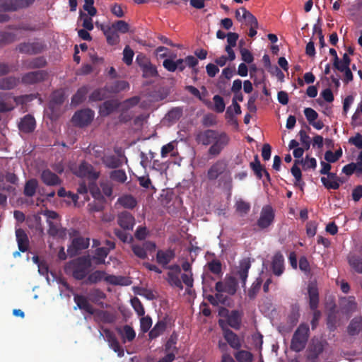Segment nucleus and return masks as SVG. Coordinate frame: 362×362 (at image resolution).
<instances>
[{"mask_svg": "<svg viewBox=\"0 0 362 362\" xmlns=\"http://www.w3.org/2000/svg\"><path fill=\"white\" fill-rule=\"evenodd\" d=\"M117 223L124 230H131L135 224V218L130 212L122 211L117 216Z\"/></svg>", "mask_w": 362, "mask_h": 362, "instance_id": "obj_16", "label": "nucleus"}, {"mask_svg": "<svg viewBox=\"0 0 362 362\" xmlns=\"http://www.w3.org/2000/svg\"><path fill=\"white\" fill-rule=\"evenodd\" d=\"M105 88L107 93H118L122 90L129 88V84L125 81H115L107 83Z\"/></svg>", "mask_w": 362, "mask_h": 362, "instance_id": "obj_25", "label": "nucleus"}, {"mask_svg": "<svg viewBox=\"0 0 362 362\" xmlns=\"http://www.w3.org/2000/svg\"><path fill=\"white\" fill-rule=\"evenodd\" d=\"M213 101L214 103V110L218 113L223 112L226 107L223 98L219 95H215Z\"/></svg>", "mask_w": 362, "mask_h": 362, "instance_id": "obj_58", "label": "nucleus"}, {"mask_svg": "<svg viewBox=\"0 0 362 362\" xmlns=\"http://www.w3.org/2000/svg\"><path fill=\"white\" fill-rule=\"evenodd\" d=\"M74 300L80 310H84L90 315L95 313V308L89 303L90 300L88 296L86 297L83 295L76 294L74 296Z\"/></svg>", "mask_w": 362, "mask_h": 362, "instance_id": "obj_18", "label": "nucleus"}, {"mask_svg": "<svg viewBox=\"0 0 362 362\" xmlns=\"http://www.w3.org/2000/svg\"><path fill=\"white\" fill-rule=\"evenodd\" d=\"M118 334L122 338L123 341L125 343L126 341H132L136 337V332L134 329L129 325H124L122 327H117L116 329Z\"/></svg>", "mask_w": 362, "mask_h": 362, "instance_id": "obj_34", "label": "nucleus"}, {"mask_svg": "<svg viewBox=\"0 0 362 362\" xmlns=\"http://www.w3.org/2000/svg\"><path fill=\"white\" fill-rule=\"evenodd\" d=\"M103 33L106 37L107 42L110 45H115L119 42V36L117 32L112 27L109 26L103 29Z\"/></svg>", "mask_w": 362, "mask_h": 362, "instance_id": "obj_41", "label": "nucleus"}, {"mask_svg": "<svg viewBox=\"0 0 362 362\" xmlns=\"http://www.w3.org/2000/svg\"><path fill=\"white\" fill-rule=\"evenodd\" d=\"M46 48V45L41 41L36 40L33 42L20 43L17 49L20 53L34 55L42 53Z\"/></svg>", "mask_w": 362, "mask_h": 362, "instance_id": "obj_6", "label": "nucleus"}, {"mask_svg": "<svg viewBox=\"0 0 362 362\" xmlns=\"http://www.w3.org/2000/svg\"><path fill=\"white\" fill-rule=\"evenodd\" d=\"M209 270L215 275H222V265L220 260L214 259L207 263Z\"/></svg>", "mask_w": 362, "mask_h": 362, "instance_id": "obj_51", "label": "nucleus"}, {"mask_svg": "<svg viewBox=\"0 0 362 362\" xmlns=\"http://www.w3.org/2000/svg\"><path fill=\"white\" fill-rule=\"evenodd\" d=\"M303 159H301L300 160H297V159L295 160L294 165H293V167L291 169V174L296 179V182H295L296 185H299L300 182H301V179H302L301 170H300V168L298 167L297 165L299 163H303Z\"/></svg>", "mask_w": 362, "mask_h": 362, "instance_id": "obj_52", "label": "nucleus"}, {"mask_svg": "<svg viewBox=\"0 0 362 362\" xmlns=\"http://www.w3.org/2000/svg\"><path fill=\"white\" fill-rule=\"evenodd\" d=\"M119 204L127 209H134L136 206V200L132 195H124L118 200Z\"/></svg>", "mask_w": 362, "mask_h": 362, "instance_id": "obj_50", "label": "nucleus"}, {"mask_svg": "<svg viewBox=\"0 0 362 362\" xmlns=\"http://www.w3.org/2000/svg\"><path fill=\"white\" fill-rule=\"evenodd\" d=\"M106 90L105 88H98L95 90L89 96L90 101H100L106 98Z\"/></svg>", "mask_w": 362, "mask_h": 362, "instance_id": "obj_60", "label": "nucleus"}, {"mask_svg": "<svg viewBox=\"0 0 362 362\" xmlns=\"http://www.w3.org/2000/svg\"><path fill=\"white\" fill-rule=\"evenodd\" d=\"M131 303L134 309L135 312L137 313L139 316H144L145 314V310L141 302V300L136 298L134 297L131 300Z\"/></svg>", "mask_w": 362, "mask_h": 362, "instance_id": "obj_64", "label": "nucleus"}, {"mask_svg": "<svg viewBox=\"0 0 362 362\" xmlns=\"http://www.w3.org/2000/svg\"><path fill=\"white\" fill-rule=\"evenodd\" d=\"M347 260L351 268L356 273L362 274V255L356 253H350Z\"/></svg>", "mask_w": 362, "mask_h": 362, "instance_id": "obj_29", "label": "nucleus"}, {"mask_svg": "<svg viewBox=\"0 0 362 362\" xmlns=\"http://www.w3.org/2000/svg\"><path fill=\"white\" fill-rule=\"evenodd\" d=\"M36 127L34 117L30 115H25L18 124V129L21 132L29 134L33 132Z\"/></svg>", "mask_w": 362, "mask_h": 362, "instance_id": "obj_19", "label": "nucleus"}, {"mask_svg": "<svg viewBox=\"0 0 362 362\" xmlns=\"http://www.w3.org/2000/svg\"><path fill=\"white\" fill-rule=\"evenodd\" d=\"M250 267V259L248 257L244 258L240 261L239 266L237 267V271L235 273V275L240 279L242 287L243 288H246V281L248 277V272Z\"/></svg>", "mask_w": 362, "mask_h": 362, "instance_id": "obj_12", "label": "nucleus"}, {"mask_svg": "<svg viewBox=\"0 0 362 362\" xmlns=\"http://www.w3.org/2000/svg\"><path fill=\"white\" fill-rule=\"evenodd\" d=\"M227 169V163L223 160H218L211 165L207 171V178L214 181L221 175Z\"/></svg>", "mask_w": 362, "mask_h": 362, "instance_id": "obj_13", "label": "nucleus"}, {"mask_svg": "<svg viewBox=\"0 0 362 362\" xmlns=\"http://www.w3.org/2000/svg\"><path fill=\"white\" fill-rule=\"evenodd\" d=\"M88 298L92 303L103 307L102 300L106 298V294L100 288H93L89 291Z\"/></svg>", "mask_w": 362, "mask_h": 362, "instance_id": "obj_31", "label": "nucleus"}, {"mask_svg": "<svg viewBox=\"0 0 362 362\" xmlns=\"http://www.w3.org/2000/svg\"><path fill=\"white\" fill-rule=\"evenodd\" d=\"M262 284V279L260 277L257 278L255 281L252 283L247 293V296L250 298V299H254L256 297L257 294L260 290Z\"/></svg>", "mask_w": 362, "mask_h": 362, "instance_id": "obj_54", "label": "nucleus"}, {"mask_svg": "<svg viewBox=\"0 0 362 362\" xmlns=\"http://www.w3.org/2000/svg\"><path fill=\"white\" fill-rule=\"evenodd\" d=\"M88 89L86 86L80 88L71 98V104L74 105H79L86 99Z\"/></svg>", "mask_w": 362, "mask_h": 362, "instance_id": "obj_48", "label": "nucleus"}, {"mask_svg": "<svg viewBox=\"0 0 362 362\" xmlns=\"http://www.w3.org/2000/svg\"><path fill=\"white\" fill-rule=\"evenodd\" d=\"M103 332L105 337L110 347L116 353H117L119 357L124 356V349L119 344L115 333L109 329H104Z\"/></svg>", "mask_w": 362, "mask_h": 362, "instance_id": "obj_15", "label": "nucleus"}, {"mask_svg": "<svg viewBox=\"0 0 362 362\" xmlns=\"http://www.w3.org/2000/svg\"><path fill=\"white\" fill-rule=\"evenodd\" d=\"M10 94L0 92V113H5L12 111L15 106L12 103L6 100V97Z\"/></svg>", "mask_w": 362, "mask_h": 362, "instance_id": "obj_45", "label": "nucleus"}, {"mask_svg": "<svg viewBox=\"0 0 362 362\" xmlns=\"http://www.w3.org/2000/svg\"><path fill=\"white\" fill-rule=\"evenodd\" d=\"M89 245L90 239L88 238L81 236L74 238L67 248V253L71 257L77 256L82 250L87 249Z\"/></svg>", "mask_w": 362, "mask_h": 362, "instance_id": "obj_7", "label": "nucleus"}, {"mask_svg": "<svg viewBox=\"0 0 362 362\" xmlns=\"http://www.w3.org/2000/svg\"><path fill=\"white\" fill-rule=\"evenodd\" d=\"M109 253V249L104 247H98L95 250V255L90 259L93 260L96 264H102L105 263V258Z\"/></svg>", "mask_w": 362, "mask_h": 362, "instance_id": "obj_43", "label": "nucleus"}, {"mask_svg": "<svg viewBox=\"0 0 362 362\" xmlns=\"http://www.w3.org/2000/svg\"><path fill=\"white\" fill-rule=\"evenodd\" d=\"M48 234L52 237L64 238L66 236V229L62 228L57 221H48Z\"/></svg>", "mask_w": 362, "mask_h": 362, "instance_id": "obj_26", "label": "nucleus"}, {"mask_svg": "<svg viewBox=\"0 0 362 362\" xmlns=\"http://www.w3.org/2000/svg\"><path fill=\"white\" fill-rule=\"evenodd\" d=\"M174 257L175 252L172 250H159L156 254V262L163 268H165Z\"/></svg>", "mask_w": 362, "mask_h": 362, "instance_id": "obj_24", "label": "nucleus"}, {"mask_svg": "<svg viewBox=\"0 0 362 362\" xmlns=\"http://www.w3.org/2000/svg\"><path fill=\"white\" fill-rule=\"evenodd\" d=\"M119 105L117 100H106L100 106L99 113L103 117H107L115 112Z\"/></svg>", "mask_w": 362, "mask_h": 362, "instance_id": "obj_27", "label": "nucleus"}, {"mask_svg": "<svg viewBox=\"0 0 362 362\" xmlns=\"http://www.w3.org/2000/svg\"><path fill=\"white\" fill-rule=\"evenodd\" d=\"M114 233L124 243H129L133 241V237L124 230L116 228L114 230Z\"/></svg>", "mask_w": 362, "mask_h": 362, "instance_id": "obj_62", "label": "nucleus"}, {"mask_svg": "<svg viewBox=\"0 0 362 362\" xmlns=\"http://www.w3.org/2000/svg\"><path fill=\"white\" fill-rule=\"evenodd\" d=\"M195 141L203 146H209L208 154L216 157L229 144L230 136L225 132L208 129L199 131L195 134Z\"/></svg>", "mask_w": 362, "mask_h": 362, "instance_id": "obj_1", "label": "nucleus"}, {"mask_svg": "<svg viewBox=\"0 0 362 362\" xmlns=\"http://www.w3.org/2000/svg\"><path fill=\"white\" fill-rule=\"evenodd\" d=\"M141 71L143 72L144 78H152L158 76L156 66L152 64L151 62H149V64L144 67Z\"/></svg>", "mask_w": 362, "mask_h": 362, "instance_id": "obj_56", "label": "nucleus"}, {"mask_svg": "<svg viewBox=\"0 0 362 362\" xmlns=\"http://www.w3.org/2000/svg\"><path fill=\"white\" fill-rule=\"evenodd\" d=\"M16 237L18 250L21 252L28 251L29 248V239L25 231L22 228L16 229Z\"/></svg>", "mask_w": 362, "mask_h": 362, "instance_id": "obj_23", "label": "nucleus"}, {"mask_svg": "<svg viewBox=\"0 0 362 362\" xmlns=\"http://www.w3.org/2000/svg\"><path fill=\"white\" fill-rule=\"evenodd\" d=\"M309 305L312 310H317L319 304V293L315 286L308 287Z\"/></svg>", "mask_w": 362, "mask_h": 362, "instance_id": "obj_39", "label": "nucleus"}, {"mask_svg": "<svg viewBox=\"0 0 362 362\" xmlns=\"http://www.w3.org/2000/svg\"><path fill=\"white\" fill-rule=\"evenodd\" d=\"M362 330V317H356L353 318L348 327L347 331L349 335L355 336Z\"/></svg>", "mask_w": 362, "mask_h": 362, "instance_id": "obj_38", "label": "nucleus"}, {"mask_svg": "<svg viewBox=\"0 0 362 362\" xmlns=\"http://www.w3.org/2000/svg\"><path fill=\"white\" fill-rule=\"evenodd\" d=\"M91 266L90 256H81L69 262L65 270L66 273H71L75 279L83 280L88 275Z\"/></svg>", "mask_w": 362, "mask_h": 362, "instance_id": "obj_2", "label": "nucleus"}, {"mask_svg": "<svg viewBox=\"0 0 362 362\" xmlns=\"http://www.w3.org/2000/svg\"><path fill=\"white\" fill-rule=\"evenodd\" d=\"M102 162L108 168H119L122 162L117 156L115 155L104 156L102 158Z\"/></svg>", "mask_w": 362, "mask_h": 362, "instance_id": "obj_40", "label": "nucleus"}, {"mask_svg": "<svg viewBox=\"0 0 362 362\" xmlns=\"http://www.w3.org/2000/svg\"><path fill=\"white\" fill-rule=\"evenodd\" d=\"M167 328V320L164 318L158 320L153 329L149 332L150 339H155L161 335Z\"/></svg>", "mask_w": 362, "mask_h": 362, "instance_id": "obj_37", "label": "nucleus"}, {"mask_svg": "<svg viewBox=\"0 0 362 362\" xmlns=\"http://www.w3.org/2000/svg\"><path fill=\"white\" fill-rule=\"evenodd\" d=\"M94 115V112L90 109L81 110L74 113L72 122L77 127H86L93 119Z\"/></svg>", "mask_w": 362, "mask_h": 362, "instance_id": "obj_8", "label": "nucleus"}, {"mask_svg": "<svg viewBox=\"0 0 362 362\" xmlns=\"http://www.w3.org/2000/svg\"><path fill=\"white\" fill-rule=\"evenodd\" d=\"M240 10L243 12V18L245 20V24L250 27L258 28V21L256 17L245 7H241Z\"/></svg>", "mask_w": 362, "mask_h": 362, "instance_id": "obj_46", "label": "nucleus"}, {"mask_svg": "<svg viewBox=\"0 0 362 362\" xmlns=\"http://www.w3.org/2000/svg\"><path fill=\"white\" fill-rule=\"evenodd\" d=\"M8 11H16L21 8L29 7L32 5L35 0H6Z\"/></svg>", "mask_w": 362, "mask_h": 362, "instance_id": "obj_28", "label": "nucleus"}, {"mask_svg": "<svg viewBox=\"0 0 362 362\" xmlns=\"http://www.w3.org/2000/svg\"><path fill=\"white\" fill-rule=\"evenodd\" d=\"M93 182L94 181L89 183V192H90V194L92 195V197L95 200L105 199V197H103V194L101 193L100 188Z\"/></svg>", "mask_w": 362, "mask_h": 362, "instance_id": "obj_57", "label": "nucleus"}, {"mask_svg": "<svg viewBox=\"0 0 362 362\" xmlns=\"http://www.w3.org/2000/svg\"><path fill=\"white\" fill-rule=\"evenodd\" d=\"M105 274L104 271L96 270L88 276L85 283L86 284H97L105 279Z\"/></svg>", "mask_w": 362, "mask_h": 362, "instance_id": "obj_49", "label": "nucleus"}, {"mask_svg": "<svg viewBox=\"0 0 362 362\" xmlns=\"http://www.w3.org/2000/svg\"><path fill=\"white\" fill-rule=\"evenodd\" d=\"M156 245L152 241H145L142 244H132V250L134 255L137 257L145 259L148 257V252L155 251Z\"/></svg>", "mask_w": 362, "mask_h": 362, "instance_id": "obj_11", "label": "nucleus"}, {"mask_svg": "<svg viewBox=\"0 0 362 362\" xmlns=\"http://www.w3.org/2000/svg\"><path fill=\"white\" fill-rule=\"evenodd\" d=\"M238 284L235 276L226 275L225 281H218L215 286V290L218 293H227L230 296L235 294Z\"/></svg>", "mask_w": 362, "mask_h": 362, "instance_id": "obj_5", "label": "nucleus"}, {"mask_svg": "<svg viewBox=\"0 0 362 362\" xmlns=\"http://www.w3.org/2000/svg\"><path fill=\"white\" fill-rule=\"evenodd\" d=\"M16 237L18 250L21 252L28 251L29 248V239L25 231L22 228L16 229Z\"/></svg>", "mask_w": 362, "mask_h": 362, "instance_id": "obj_22", "label": "nucleus"}, {"mask_svg": "<svg viewBox=\"0 0 362 362\" xmlns=\"http://www.w3.org/2000/svg\"><path fill=\"white\" fill-rule=\"evenodd\" d=\"M38 187V182L36 179L32 178L27 180L25 183L23 194L25 197H33Z\"/></svg>", "mask_w": 362, "mask_h": 362, "instance_id": "obj_42", "label": "nucleus"}, {"mask_svg": "<svg viewBox=\"0 0 362 362\" xmlns=\"http://www.w3.org/2000/svg\"><path fill=\"white\" fill-rule=\"evenodd\" d=\"M180 273H173V272H168L167 274L166 280L168 283L173 287H176L180 290L183 289V285L182 281L179 277Z\"/></svg>", "mask_w": 362, "mask_h": 362, "instance_id": "obj_47", "label": "nucleus"}, {"mask_svg": "<svg viewBox=\"0 0 362 362\" xmlns=\"http://www.w3.org/2000/svg\"><path fill=\"white\" fill-rule=\"evenodd\" d=\"M110 177L111 180L120 183L125 182L127 179L125 171L120 169L112 170L110 174Z\"/></svg>", "mask_w": 362, "mask_h": 362, "instance_id": "obj_55", "label": "nucleus"}, {"mask_svg": "<svg viewBox=\"0 0 362 362\" xmlns=\"http://www.w3.org/2000/svg\"><path fill=\"white\" fill-rule=\"evenodd\" d=\"M117 32L127 33L129 32V25L124 21H117L111 25Z\"/></svg>", "mask_w": 362, "mask_h": 362, "instance_id": "obj_63", "label": "nucleus"}, {"mask_svg": "<svg viewBox=\"0 0 362 362\" xmlns=\"http://www.w3.org/2000/svg\"><path fill=\"white\" fill-rule=\"evenodd\" d=\"M79 18L83 21L82 26L87 30H92L94 28L93 19L85 13L81 11Z\"/></svg>", "mask_w": 362, "mask_h": 362, "instance_id": "obj_61", "label": "nucleus"}, {"mask_svg": "<svg viewBox=\"0 0 362 362\" xmlns=\"http://www.w3.org/2000/svg\"><path fill=\"white\" fill-rule=\"evenodd\" d=\"M40 179L47 186H57L62 184L60 177L49 169L43 170L40 174Z\"/></svg>", "mask_w": 362, "mask_h": 362, "instance_id": "obj_17", "label": "nucleus"}, {"mask_svg": "<svg viewBox=\"0 0 362 362\" xmlns=\"http://www.w3.org/2000/svg\"><path fill=\"white\" fill-rule=\"evenodd\" d=\"M272 269L274 275L281 276L284 271V258L280 252H276L272 259Z\"/></svg>", "mask_w": 362, "mask_h": 362, "instance_id": "obj_21", "label": "nucleus"}, {"mask_svg": "<svg viewBox=\"0 0 362 362\" xmlns=\"http://www.w3.org/2000/svg\"><path fill=\"white\" fill-rule=\"evenodd\" d=\"M251 169L253 170L255 175L258 179H262L266 170L265 168L261 164L258 155L254 156V161L250 163Z\"/></svg>", "mask_w": 362, "mask_h": 362, "instance_id": "obj_44", "label": "nucleus"}, {"mask_svg": "<svg viewBox=\"0 0 362 362\" xmlns=\"http://www.w3.org/2000/svg\"><path fill=\"white\" fill-rule=\"evenodd\" d=\"M48 75V72L45 70L28 72L23 75L21 82L25 85L36 84L46 81Z\"/></svg>", "mask_w": 362, "mask_h": 362, "instance_id": "obj_10", "label": "nucleus"}, {"mask_svg": "<svg viewBox=\"0 0 362 362\" xmlns=\"http://www.w3.org/2000/svg\"><path fill=\"white\" fill-rule=\"evenodd\" d=\"M326 175H327V178L325 177H321V182L325 187L327 189H339V182H337L338 176L337 174L329 171Z\"/></svg>", "mask_w": 362, "mask_h": 362, "instance_id": "obj_32", "label": "nucleus"}, {"mask_svg": "<svg viewBox=\"0 0 362 362\" xmlns=\"http://www.w3.org/2000/svg\"><path fill=\"white\" fill-rule=\"evenodd\" d=\"M274 217L275 214L272 207L269 205L264 206L260 212L257 226L262 230L267 228L274 222Z\"/></svg>", "mask_w": 362, "mask_h": 362, "instance_id": "obj_9", "label": "nucleus"}, {"mask_svg": "<svg viewBox=\"0 0 362 362\" xmlns=\"http://www.w3.org/2000/svg\"><path fill=\"white\" fill-rule=\"evenodd\" d=\"M242 315V313L239 310H232L227 317L228 325L235 329H239L240 328Z\"/></svg>", "mask_w": 362, "mask_h": 362, "instance_id": "obj_33", "label": "nucleus"}, {"mask_svg": "<svg viewBox=\"0 0 362 362\" xmlns=\"http://www.w3.org/2000/svg\"><path fill=\"white\" fill-rule=\"evenodd\" d=\"M23 65L28 69H40L47 65V61L44 57H38L25 61Z\"/></svg>", "mask_w": 362, "mask_h": 362, "instance_id": "obj_36", "label": "nucleus"}, {"mask_svg": "<svg viewBox=\"0 0 362 362\" xmlns=\"http://www.w3.org/2000/svg\"><path fill=\"white\" fill-rule=\"evenodd\" d=\"M93 315H95V317L97 320L103 323L111 324L115 322L117 319L115 313L107 310L95 309V313Z\"/></svg>", "mask_w": 362, "mask_h": 362, "instance_id": "obj_30", "label": "nucleus"}, {"mask_svg": "<svg viewBox=\"0 0 362 362\" xmlns=\"http://www.w3.org/2000/svg\"><path fill=\"white\" fill-rule=\"evenodd\" d=\"M19 83V78L7 76L0 78V90H9L15 88Z\"/></svg>", "mask_w": 362, "mask_h": 362, "instance_id": "obj_35", "label": "nucleus"}, {"mask_svg": "<svg viewBox=\"0 0 362 362\" xmlns=\"http://www.w3.org/2000/svg\"><path fill=\"white\" fill-rule=\"evenodd\" d=\"M310 337L309 326L306 323H301L294 332L290 349L295 352L302 351L306 346Z\"/></svg>", "mask_w": 362, "mask_h": 362, "instance_id": "obj_3", "label": "nucleus"}, {"mask_svg": "<svg viewBox=\"0 0 362 362\" xmlns=\"http://www.w3.org/2000/svg\"><path fill=\"white\" fill-rule=\"evenodd\" d=\"M234 356L238 362H252L253 361V355L248 351H238L234 354Z\"/></svg>", "mask_w": 362, "mask_h": 362, "instance_id": "obj_53", "label": "nucleus"}, {"mask_svg": "<svg viewBox=\"0 0 362 362\" xmlns=\"http://www.w3.org/2000/svg\"><path fill=\"white\" fill-rule=\"evenodd\" d=\"M223 337L230 346L234 349L238 350L242 344L239 337L230 329H223Z\"/></svg>", "mask_w": 362, "mask_h": 362, "instance_id": "obj_20", "label": "nucleus"}, {"mask_svg": "<svg viewBox=\"0 0 362 362\" xmlns=\"http://www.w3.org/2000/svg\"><path fill=\"white\" fill-rule=\"evenodd\" d=\"M327 342L325 339L314 337L308 344L305 351V358L308 362H318L319 356L323 353Z\"/></svg>", "mask_w": 362, "mask_h": 362, "instance_id": "obj_4", "label": "nucleus"}, {"mask_svg": "<svg viewBox=\"0 0 362 362\" xmlns=\"http://www.w3.org/2000/svg\"><path fill=\"white\" fill-rule=\"evenodd\" d=\"M76 175L81 177H88L92 181H95L99 177V173L95 172L93 166L87 162H82L79 165Z\"/></svg>", "mask_w": 362, "mask_h": 362, "instance_id": "obj_14", "label": "nucleus"}, {"mask_svg": "<svg viewBox=\"0 0 362 362\" xmlns=\"http://www.w3.org/2000/svg\"><path fill=\"white\" fill-rule=\"evenodd\" d=\"M235 208L236 211L240 213L241 216H243L250 211V203L240 199L236 202Z\"/></svg>", "mask_w": 362, "mask_h": 362, "instance_id": "obj_59", "label": "nucleus"}]
</instances>
